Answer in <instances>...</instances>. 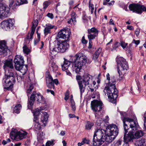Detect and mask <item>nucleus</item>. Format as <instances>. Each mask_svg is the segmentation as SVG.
Wrapping results in <instances>:
<instances>
[{"mask_svg":"<svg viewBox=\"0 0 146 146\" xmlns=\"http://www.w3.org/2000/svg\"><path fill=\"white\" fill-rule=\"evenodd\" d=\"M23 50L24 52L28 54L31 51V48H28L25 44L23 47Z\"/></svg>","mask_w":146,"mask_h":146,"instance_id":"nucleus-30","label":"nucleus"},{"mask_svg":"<svg viewBox=\"0 0 146 146\" xmlns=\"http://www.w3.org/2000/svg\"><path fill=\"white\" fill-rule=\"evenodd\" d=\"M145 142V139H142L140 141H136L135 143V145L136 146H143Z\"/></svg>","mask_w":146,"mask_h":146,"instance_id":"nucleus-29","label":"nucleus"},{"mask_svg":"<svg viewBox=\"0 0 146 146\" xmlns=\"http://www.w3.org/2000/svg\"><path fill=\"white\" fill-rule=\"evenodd\" d=\"M47 16L51 19H52L54 18L53 15L52 13H48L47 14Z\"/></svg>","mask_w":146,"mask_h":146,"instance_id":"nucleus-49","label":"nucleus"},{"mask_svg":"<svg viewBox=\"0 0 146 146\" xmlns=\"http://www.w3.org/2000/svg\"><path fill=\"white\" fill-rule=\"evenodd\" d=\"M127 44V43L123 41H122L121 42V45L123 48H126Z\"/></svg>","mask_w":146,"mask_h":146,"instance_id":"nucleus-48","label":"nucleus"},{"mask_svg":"<svg viewBox=\"0 0 146 146\" xmlns=\"http://www.w3.org/2000/svg\"><path fill=\"white\" fill-rule=\"evenodd\" d=\"M82 77L80 76H76V79L77 80H79L78 81L82 80Z\"/></svg>","mask_w":146,"mask_h":146,"instance_id":"nucleus-62","label":"nucleus"},{"mask_svg":"<svg viewBox=\"0 0 146 146\" xmlns=\"http://www.w3.org/2000/svg\"><path fill=\"white\" fill-rule=\"evenodd\" d=\"M28 84L30 85V86L29 88L27 90V95L29 97L30 94H31L30 99L28 100V108L29 109H31L32 107L34 104L36 97L37 99V101L38 102L43 104L45 103V100L42 96L39 94H37L36 92L35 91L32 92L31 91L33 88V85L31 84L30 82Z\"/></svg>","mask_w":146,"mask_h":146,"instance_id":"nucleus-4","label":"nucleus"},{"mask_svg":"<svg viewBox=\"0 0 146 146\" xmlns=\"http://www.w3.org/2000/svg\"><path fill=\"white\" fill-rule=\"evenodd\" d=\"M41 112L43 115L41 118V121L43 123V125L45 126L48 117V116L47 113L46 112Z\"/></svg>","mask_w":146,"mask_h":146,"instance_id":"nucleus-21","label":"nucleus"},{"mask_svg":"<svg viewBox=\"0 0 146 146\" xmlns=\"http://www.w3.org/2000/svg\"><path fill=\"white\" fill-rule=\"evenodd\" d=\"M69 44L66 41L58 42L55 46L50 44L49 46L50 52L51 54L55 55L56 53L61 52L63 53L66 51L69 47Z\"/></svg>","mask_w":146,"mask_h":146,"instance_id":"nucleus-6","label":"nucleus"},{"mask_svg":"<svg viewBox=\"0 0 146 146\" xmlns=\"http://www.w3.org/2000/svg\"><path fill=\"white\" fill-rule=\"evenodd\" d=\"M117 70L118 72V73L119 76V80H121L123 79L124 78V76L123 75L121 76V72H120V71L119 68L118 67H117Z\"/></svg>","mask_w":146,"mask_h":146,"instance_id":"nucleus-43","label":"nucleus"},{"mask_svg":"<svg viewBox=\"0 0 146 146\" xmlns=\"http://www.w3.org/2000/svg\"><path fill=\"white\" fill-rule=\"evenodd\" d=\"M41 133H40L37 137L38 140V141H40L43 140L44 138V137L42 135L41 136Z\"/></svg>","mask_w":146,"mask_h":146,"instance_id":"nucleus-47","label":"nucleus"},{"mask_svg":"<svg viewBox=\"0 0 146 146\" xmlns=\"http://www.w3.org/2000/svg\"><path fill=\"white\" fill-rule=\"evenodd\" d=\"M53 145H54V141L53 140L48 141L46 143V146H50Z\"/></svg>","mask_w":146,"mask_h":146,"instance_id":"nucleus-44","label":"nucleus"},{"mask_svg":"<svg viewBox=\"0 0 146 146\" xmlns=\"http://www.w3.org/2000/svg\"><path fill=\"white\" fill-rule=\"evenodd\" d=\"M118 129L115 124H111L107 127L106 130L98 129L95 133L93 140V145L99 146L104 141L111 142L118 133Z\"/></svg>","mask_w":146,"mask_h":146,"instance_id":"nucleus-1","label":"nucleus"},{"mask_svg":"<svg viewBox=\"0 0 146 146\" xmlns=\"http://www.w3.org/2000/svg\"><path fill=\"white\" fill-rule=\"evenodd\" d=\"M10 15L9 8L3 4L0 3V19L7 17Z\"/></svg>","mask_w":146,"mask_h":146,"instance_id":"nucleus-14","label":"nucleus"},{"mask_svg":"<svg viewBox=\"0 0 146 146\" xmlns=\"http://www.w3.org/2000/svg\"><path fill=\"white\" fill-rule=\"evenodd\" d=\"M71 19L72 20V22L74 24L76 22V18L77 17V15L74 12H72L71 13Z\"/></svg>","mask_w":146,"mask_h":146,"instance_id":"nucleus-31","label":"nucleus"},{"mask_svg":"<svg viewBox=\"0 0 146 146\" xmlns=\"http://www.w3.org/2000/svg\"><path fill=\"white\" fill-rule=\"evenodd\" d=\"M94 123H93L90 121H88L87 122L85 125V128L87 130H90L91 129Z\"/></svg>","mask_w":146,"mask_h":146,"instance_id":"nucleus-32","label":"nucleus"},{"mask_svg":"<svg viewBox=\"0 0 146 146\" xmlns=\"http://www.w3.org/2000/svg\"><path fill=\"white\" fill-rule=\"evenodd\" d=\"M89 140H88L86 139H83L82 141V143L84 144V143H86L88 144L89 143Z\"/></svg>","mask_w":146,"mask_h":146,"instance_id":"nucleus-54","label":"nucleus"},{"mask_svg":"<svg viewBox=\"0 0 146 146\" xmlns=\"http://www.w3.org/2000/svg\"><path fill=\"white\" fill-rule=\"evenodd\" d=\"M27 134L26 131H18L17 129L13 128L10 133L11 138L12 139L16 140L18 139H22L25 138Z\"/></svg>","mask_w":146,"mask_h":146,"instance_id":"nucleus-10","label":"nucleus"},{"mask_svg":"<svg viewBox=\"0 0 146 146\" xmlns=\"http://www.w3.org/2000/svg\"><path fill=\"white\" fill-rule=\"evenodd\" d=\"M43 109H42V110ZM42 110L41 108H37L35 110L34 112H33V115L35 117H37L36 116L38 115L40 113L41 111Z\"/></svg>","mask_w":146,"mask_h":146,"instance_id":"nucleus-35","label":"nucleus"},{"mask_svg":"<svg viewBox=\"0 0 146 146\" xmlns=\"http://www.w3.org/2000/svg\"><path fill=\"white\" fill-rule=\"evenodd\" d=\"M51 66L54 71H56L58 69V66L55 63H52L51 65Z\"/></svg>","mask_w":146,"mask_h":146,"instance_id":"nucleus-40","label":"nucleus"},{"mask_svg":"<svg viewBox=\"0 0 146 146\" xmlns=\"http://www.w3.org/2000/svg\"><path fill=\"white\" fill-rule=\"evenodd\" d=\"M127 5H124L122 7L123 8V9L125 10L126 11H128V10L127 9Z\"/></svg>","mask_w":146,"mask_h":146,"instance_id":"nucleus-55","label":"nucleus"},{"mask_svg":"<svg viewBox=\"0 0 146 146\" xmlns=\"http://www.w3.org/2000/svg\"><path fill=\"white\" fill-rule=\"evenodd\" d=\"M46 91H47V93H50L51 94H52V95L54 94V92L52 90H46Z\"/></svg>","mask_w":146,"mask_h":146,"instance_id":"nucleus-58","label":"nucleus"},{"mask_svg":"<svg viewBox=\"0 0 146 146\" xmlns=\"http://www.w3.org/2000/svg\"><path fill=\"white\" fill-rule=\"evenodd\" d=\"M89 7H90V8L91 10L92 13L93 12V11H94V5L92 4H90Z\"/></svg>","mask_w":146,"mask_h":146,"instance_id":"nucleus-52","label":"nucleus"},{"mask_svg":"<svg viewBox=\"0 0 146 146\" xmlns=\"http://www.w3.org/2000/svg\"><path fill=\"white\" fill-rule=\"evenodd\" d=\"M133 131H130L127 134L124 133L123 139L124 142L126 143H128V142L133 141V139H134L133 135Z\"/></svg>","mask_w":146,"mask_h":146,"instance_id":"nucleus-18","label":"nucleus"},{"mask_svg":"<svg viewBox=\"0 0 146 146\" xmlns=\"http://www.w3.org/2000/svg\"><path fill=\"white\" fill-rule=\"evenodd\" d=\"M70 34L69 29L63 28L56 35V39L58 40L60 38L64 39L63 41L66 42L68 40Z\"/></svg>","mask_w":146,"mask_h":146,"instance_id":"nucleus-12","label":"nucleus"},{"mask_svg":"<svg viewBox=\"0 0 146 146\" xmlns=\"http://www.w3.org/2000/svg\"><path fill=\"white\" fill-rule=\"evenodd\" d=\"M21 108V105L19 104L16 106L14 109V111L15 112L19 113L20 112V110Z\"/></svg>","mask_w":146,"mask_h":146,"instance_id":"nucleus-33","label":"nucleus"},{"mask_svg":"<svg viewBox=\"0 0 146 146\" xmlns=\"http://www.w3.org/2000/svg\"><path fill=\"white\" fill-rule=\"evenodd\" d=\"M98 30L95 27H93L91 29H89L88 30V38L94 39L98 36Z\"/></svg>","mask_w":146,"mask_h":146,"instance_id":"nucleus-17","label":"nucleus"},{"mask_svg":"<svg viewBox=\"0 0 146 146\" xmlns=\"http://www.w3.org/2000/svg\"><path fill=\"white\" fill-rule=\"evenodd\" d=\"M82 42L83 44H86L87 42V41L84 38V36H83L82 39Z\"/></svg>","mask_w":146,"mask_h":146,"instance_id":"nucleus-56","label":"nucleus"},{"mask_svg":"<svg viewBox=\"0 0 146 146\" xmlns=\"http://www.w3.org/2000/svg\"><path fill=\"white\" fill-rule=\"evenodd\" d=\"M14 21L13 19H9L4 21L1 24V27L2 29L6 31L9 30L14 25Z\"/></svg>","mask_w":146,"mask_h":146,"instance_id":"nucleus-13","label":"nucleus"},{"mask_svg":"<svg viewBox=\"0 0 146 146\" xmlns=\"http://www.w3.org/2000/svg\"><path fill=\"white\" fill-rule=\"evenodd\" d=\"M31 32H29L28 34L27 35V37L25 39V41H26L27 42L29 43L30 42V40H31L33 38V35L32 36H30Z\"/></svg>","mask_w":146,"mask_h":146,"instance_id":"nucleus-37","label":"nucleus"},{"mask_svg":"<svg viewBox=\"0 0 146 146\" xmlns=\"http://www.w3.org/2000/svg\"><path fill=\"white\" fill-rule=\"evenodd\" d=\"M37 38L35 39L34 40V45H36L39 41L40 39V34L38 33V31H37Z\"/></svg>","mask_w":146,"mask_h":146,"instance_id":"nucleus-36","label":"nucleus"},{"mask_svg":"<svg viewBox=\"0 0 146 146\" xmlns=\"http://www.w3.org/2000/svg\"><path fill=\"white\" fill-rule=\"evenodd\" d=\"M14 74L11 72L9 74L5 75L3 80L4 88L9 90L12 89L13 87V83L15 81Z\"/></svg>","mask_w":146,"mask_h":146,"instance_id":"nucleus-9","label":"nucleus"},{"mask_svg":"<svg viewBox=\"0 0 146 146\" xmlns=\"http://www.w3.org/2000/svg\"><path fill=\"white\" fill-rule=\"evenodd\" d=\"M129 8L131 11L139 14H141L143 11L146 12V6L137 3L130 4Z\"/></svg>","mask_w":146,"mask_h":146,"instance_id":"nucleus-11","label":"nucleus"},{"mask_svg":"<svg viewBox=\"0 0 146 146\" xmlns=\"http://www.w3.org/2000/svg\"><path fill=\"white\" fill-rule=\"evenodd\" d=\"M5 66L9 67L11 68L12 69L13 68V64L12 60H7L5 63Z\"/></svg>","mask_w":146,"mask_h":146,"instance_id":"nucleus-28","label":"nucleus"},{"mask_svg":"<svg viewBox=\"0 0 146 146\" xmlns=\"http://www.w3.org/2000/svg\"><path fill=\"white\" fill-rule=\"evenodd\" d=\"M46 84L48 87L49 88H54V85L53 81L51 82H47Z\"/></svg>","mask_w":146,"mask_h":146,"instance_id":"nucleus-38","label":"nucleus"},{"mask_svg":"<svg viewBox=\"0 0 146 146\" xmlns=\"http://www.w3.org/2000/svg\"><path fill=\"white\" fill-rule=\"evenodd\" d=\"M74 3V1L73 0H71L69 1L68 3V4L70 5H73Z\"/></svg>","mask_w":146,"mask_h":146,"instance_id":"nucleus-64","label":"nucleus"},{"mask_svg":"<svg viewBox=\"0 0 146 146\" xmlns=\"http://www.w3.org/2000/svg\"><path fill=\"white\" fill-rule=\"evenodd\" d=\"M14 62L16 69H19L20 66L24 64L23 57L21 55H17L15 57Z\"/></svg>","mask_w":146,"mask_h":146,"instance_id":"nucleus-15","label":"nucleus"},{"mask_svg":"<svg viewBox=\"0 0 146 146\" xmlns=\"http://www.w3.org/2000/svg\"><path fill=\"white\" fill-rule=\"evenodd\" d=\"M28 3L27 0H17V4L18 5H20L23 4H27Z\"/></svg>","mask_w":146,"mask_h":146,"instance_id":"nucleus-34","label":"nucleus"},{"mask_svg":"<svg viewBox=\"0 0 146 146\" xmlns=\"http://www.w3.org/2000/svg\"><path fill=\"white\" fill-rule=\"evenodd\" d=\"M115 77H112L111 81L108 84L109 87L106 86L103 90L105 95L106 96L107 94L109 101L114 104L115 103L116 98L117 96V90L115 88Z\"/></svg>","mask_w":146,"mask_h":146,"instance_id":"nucleus-2","label":"nucleus"},{"mask_svg":"<svg viewBox=\"0 0 146 146\" xmlns=\"http://www.w3.org/2000/svg\"><path fill=\"white\" fill-rule=\"evenodd\" d=\"M70 64V62L69 61L65 60L63 64L61 65L62 70H66L68 69Z\"/></svg>","mask_w":146,"mask_h":146,"instance_id":"nucleus-25","label":"nucleus"},{"mask_svg":"<svg viewBox=\"0 0 146 146\" xmlns=\"http://www.w3.org/2000/svg\"><path fill=\"white\" fill-rule=\"evenodd\" d=\"M143 117L144 118V126L145 128V129H146V112H145V114H144Z\"/></svg>","mask_w":146,"mask_h":146,"instance_id":"nucleus-45","label":"nucleus"},{"mask_svg":"<svg viewBox=\"0 0 146 146\" xmlns=\"http://www.w3.org/2000/svg\"><path fill=\"white\" fill-rule=\"evenodd\" d=\"M92 80L91 76L86 73L84 74L83 76L82 80L78 81L81 96H82V94L84 92L86 86L89 84Z\"/></svg>","mask_w":146,"mask_h":146,"instance_id":"nucleus-7","label":"nucleus"},{"mask_svg":"<svg viewBox=\"0 0 146 146\" xmlns=\"http://www.w3.org/2000/svg\"><path fill=\"white\" fill-rule=\"evenodd\" d=\"M87 58L82 53H77L73 57L72 68L76 73H78L86 64Z\"/></svg>","mask_w":146,"mask_h":146,"instance_id":"nucleus-3","label":"nucleus"},{"mask_svg":"<svg viewBox=\"0 0 146 146\" xmlns=\"http://www.w3.org/2000/svg\"><path fill=\"white\" fill-rule=\"evenodd\" d=\"M140 41L139 40H136L135 39L133 40L132 43H133L137 45H138L140 43Z\"/></svg>","mask_w":146,"mask_h":146,"instance_id":"nucleus-53","label":"nucleus"},{"mask_svg":"<svg viewBox=\"0 0 146 146\" xmlns=\"http://www.w3.org/2000/svg\"><path fill=\"white\" fill-rule=\"evenodd\" d=\"M88 85H89V86H88L89 88H90V86H91V87H92V88H96V89L98 88V85L96 86V87L95 86H93V85L92 84H89Z\"/></svg>","mask_w":146,"mask_h":146,"instance_id":"nucleus-57","label":"nucleus"},{"mask_svg":"<svg viewBox=\"0 0 146 146\" xmlns=\"http://www.w3.org/2000/svg\"><path fill=\"white\" fill-rule=\"evenodd\" d=\"M54 28L55 29H57V27L49 23L46 25V27L44 29V33L45 35H46L51 33L50 29Z\"/></svg>","mask_w":146,"mask_h":146,"instance_id":"nucleus-19","label":"nucleus"},{"mask_svg":"<svg viewBox=\"0 0 146 146\" xmlns=\"http://www.w3.org/2000/svg\"><path fill=\"white\" fill-rule=\"evenodd\" d=\"M71 103V106L72 108V110L73 111H74L76 110V107L75 105L74 102L72 100Z\"/></svg>","mask_w":146,"mask_h":146,"instance_id":"nucleus-41","label":"nucleus"},{"mask_svg":"<svg viewBox=\"0 0 146 146\" xmlns=\"http://www.w3.org/2000/svg\"><path fill=\"white\" fill-rule=\"evenodd\" d=\"M53 79L52 76L49 73H48L47 76L46 77V82H51L53 81Z\"/></svg>","mask_w":146,"mask_h":146,"instance_id":"nucleus-39","label":"nucleus"},{"mask_svg":"<svg viewBox=\"0 0 146 146\" xmlns=\"http://www.w3.org/2000/svg\"><path fill=\"white\" fill-rule=\"evenodd\" d=\"M38 24V21L37 19L34 20L32 22V25L31 27V32L30 36H32L34 35L36 27Z\"/></svg>","mask_w":146,"mask_h":146,"instance_id":"nucleus-22","label":"nucleus"},{"mask_svg":"<svg viewBox=\"0 0 146 146\" xmlns=\"http://www.w3.org/2000/svg\"><path fill=\"white\" fill-rule=\"evenodd\" d=\"M109 23L110 25H114V22H113V21L112 19H110V21H109Z\"/></svg>","mask_w":146,"mask_h":146,"instance_id":"nucleus-63","label":"nucleus"},{"mask_svg":"<svg viewBox=\"0 0 146 146\" xmlns=\"http://www.w3.org/2000/svg\"><path fill=\"white\" fill-rule=\"evenodd\" d=\"M117 64L121 66L123 70H127L129 68L127 62L123 58L120 57L118 58Z\"/></svg>","mask_w":146,"mask_h":146,"instance_id":"nucleus-16","label":"nucleus"},{"mask_svg":"<svg viewBox=\"0 0 146 146\" xmlns=\"http://www.w3.org/2000/svg\"><path fill=\"white\" fill-rule=\"evenodd\" d=\"M99 56L95 52L93 55V59L95 60H96L98 58Z\"/></svg>","mask_w":146,"mask_h":146,"instance_id":"nucleus-50","label":"nucleus"},{"mask_svg":"<svg viewBox=\"0 0 146 146\" xmlns=\"http://www.w3.org/2000/svg\"><path fill=\"white\" fill-rule=\"evenodd\" d=\"M140 33V30L139 29H137L135 31V34L137 36Z\"/></svg>","mask_w":146,"mask_h":146,"instance_id":"nucleus-60","label":"nucleus"},{"mask_svg":"<svg viewBox=\"0 0 146 146\" xmlns=\"http://www.w3.org/2000/svg\"><path fill=\"white\" fill-rule=\"evenodd\" d=\"M33 121L35 122L34 125L35 128L36 129L40 130L41 128V125L40 123H39L37 117H35L34 118Z\"/></svg>","mask_w":146,"mask_h":146,"instance_id":"nucleus-24","label":"nucleus"},{"mask_svg":"<svg viewBox=\"0 0 146 146\" xmlns=\"http://www.w3.org/2000/svg\"><path fill=\"white\" fill-rule=\"evenodd\" d=\"M118 42H116L114 44V46L113 47V49H115L117 47H118L117 44Z\"/></svg>","mask_w":146,"mask_h":146,"instance_id":"nucleus-59","label":"nucleus"},{"mask_svg":"<svg viewBox=\"0 0 146 146\" xmlns=\"http://www.w3.org/2000/svg\"><path fill=\"white\" fill-rule=\"evenodd\" d=\"M102 51V49L100 48H98L97 50L96 51L95 53H96L98 55L101 53Z\"/></svg>","mask_w":146,"mask_h":146,"instance_id":"nucleus-51","label":"nucleus"},{"mask_svg":"<svg viewBox=\"0 0 146 146\" xmlns=\"http://www.w3.org/2000/svg\"><path fill=\"white\" fill-rule=\"evenodd\" d=\"M122 119L123 123V127L125 133L128 132V130L130 128L128 127L127 125L125 123L126 122H128L130 123V127L132 130H135L139 127L137 121L136 120H134L133 119L125 117H123Z\"/></svg>","mask_w":146,"mask_h":146,"instance_id":"nucleus-8","label":"nucleus"},{"mask_svg":"<svg viewBox=\"0 0 146 146\" xmlns=\"http://www.w3.org/2000/svg\"><path fill=\"white\" fill-rule=\"evenodd\" d=\"M143 135V132L141 131H137L133 135L134 139H138L142 137Z\"/></svg>","mask_w":146,"mask_h":146,"instance_id":"nucleus-27","label":"nucleus"},{"mask_svg":"<svg viewBox=\"0 0 146 146\" xmlns=\"http://www.w3.org/2000/svg\"><path fill=\"white\" fill-rule=\"evenodd\" d=\"M115 146H129L128 143H126L122 140H119L115 144Z\"/></svg>","mask_w":146,"mask_h":146,"instance_id":"nucleus-26","label":"nucleus"},{"mask_svg":"<svg viewBox=\"0 0 146 146\" xmlns=\"http://www.w3.org/2000/svg\"><path fill=\"white\" fill-rule=\"evenodd\" d=\"M53 83H55L56 85H57L58 83V81L57 79H55L54 80H53Z\"/></svg>","mask_w":146,"mask_h":146,"instance_id":"nucleus-61","label":"nucleus"},{"mask_svg":"<svg viewBox=\"0 0 146 146\" xmlns=\"http://www.w3.org/2000/svg\"><path fill=\"white\" fill-rule=\"evenodd\" d=\"M27 65H21L19 66V69L16 70L20 71L23 75H24L26 73L27 70Z\"/></svg>","mask_w":146,"mask_h":146,"instance_id":"nucleus-23","label":"nucleus"},{"mask_svg":"<svg viewBox=\"0 0 146 146\" xmlns=\"http://www.w3.org/2000/svg\"><path fill=\"white\" fill-rule=\"evenodd\" d=\"M7 50V48L5 42L4 41H0V53H4L6 52Z\"/></svg>","mask_w":146,"mask_h":146,"instance_id":"nucleus-20","label":"nucleus"},{"mask_svg":"<svg viewBox=\"0 0 146 146\" xmlns=\"http://www.w3.org/2000/svg\"><path fill=\"white\" fill-rule=\"evenodd\" d=\"M103 104L100 101L94 100L91 103L92 109L96 113H95L96 119V124L98 126H100L103 122L102 115H99L100 112L99 111L102 108Z\"/></svg>","mask_w":146,"mask_h":146,"instance_id":"nucleus-5","label":"nucleus"},{"mask_svg":"<svg viewBox=\"0 0 146 146\" xmlns=\"http://www.w3.org/2000/svg\"><path fill=\"white\" fill-rule=\"evenodd\" d=\"M50 4V2L48 1L44 2L43 3V8L44 9H46Z\"/></svg>","mask_w":146,"mask_h":146,"instance_id":"nucleus-42","label":"nucleus"},{"mask_svg":"<svg viewBox=\"0 0 146 146\" xmlns=\"http://www.w3.org/2000/svg\"><path fill=\"white\" fill-rule=\"evenodd\" d=\"M89 40V45L88 47V48H91L92 46V39H91L90 38H88Z\"/></svg>","mask_w":146,"mask_h":146,"instance_id":"nucleus-46","label":"nucleus"}]
</instances>
